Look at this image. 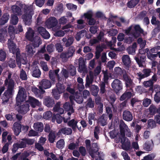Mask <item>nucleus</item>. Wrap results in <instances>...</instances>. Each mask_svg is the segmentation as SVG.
Instances as JSON below:
<instances>
[{
	"instance_id": "1",
	"label": "nucleus",
	"mask_w": 160,
	"mask_h": 160,
	"mask_svg": "<svg viewBox=\"0 0 160 160\" xmlns=\"http://www.w3.org/2000/svg\"><path fill=\"white\" fill-rule=\"evenodd\" d=\"M120 133H119L118 135L119 136L122 144V148L124 150H127L129 149L130 146V142L129 140L125 137V133L128 137H130L131 132L128 126L123 121L120 122Z\"/></svg>"
},
{
	"instance_id": "2",
	"label": "nucleus",
	"mask_w": 160,
	"mask_h": 160,
	"mask_svg": "<svg viewBox=\"0 0 160 160\" xmlns=\"http://www.w3.org/2000/svg\"><path fill=\"white\" fill-rule=\"evenodd\" d=\"M8 46L10 52L13 54L16 53L17 64L19 67L20 68L21 64H25L26 63L27 60L26 59L25 55L24 54H22V57L19 56L20 53L19 49L16 48L15 44L11 40H8Z\"/></svg>"
},
{
	"instance_id": "3",
	"label": "nucleus",
	"mask_w": 160,
	"mask_h": 160,
	"mask_svg": "<svg viewBox=\"0 0 160 160\" xmlns=\"http://www.w3.org/2000/svg\"><path fill=\"white\" fill-rule=\"evenodd\" d=\"M11 77V74L9 73L8 76V79H7L5 82V84L8 85V89L4 93L2 99L3 101L7 102L9 98L14 93V82L13 80L10 79Z\"/></svg>"
},
{
	"instance_id": "4",
	"label": "nucleus",
	"mask_w": 160,
	"mask_h": 160,
	"mask_svg": "<svg viewBox=\"0 0 160 160\" xmlns=\"http://www.w3.org/2000/svg\"><path fill=\"white\" fill-rule=\"evenodd\" d=\"M24 13L22 16V18L26 25H29L32 22V18L34 12L32 5L29 6L24 5Z\"/></svg>"
},
{
	"instance_id": "5",
	"label": "nucleus",
	"mask_w": 160,
	"mask_h": 160,
	"mask_svg": "<svg viewBox=\"0 0 160 160\" xmlns=\"http://www.w3.org/2000/svg\"><path fill=\"white\" fill-rule=\"evenodd\" d=\"M143 31L138 25H132L129 27L125 31V33L127 35H132L134 38L139 36L140 33H143Z\"/></svg>"
},
{
	"instance_id": "6",
	"label": "nucleus",
	"mask_w": 160,
	"mask_h": 160,
	"mask_svg": "<svg viewBox=\"0 0 160 160\" xmlns=\"http://www.w3.org/2000/svg\"><path fill=\"white\" fill-rule=\"evenodd\" d=\"M99 148L96 143H93L92 145L91 149L89 151V154L92 158L96 160H103L104 159V155L100 154L98 152Z\"/></svg>"
},
{
	"instance_id": "7",
	"label": "nucleus",
	"mask_w": 160,
	"mask_h": 160,
	"mask_svg": "<svg viewBox=\"0 0 160 160\" xmlns=\"http://www.w3.org/2000/svg\"><path fill=\"white\" fill-rule=\"evenodd\" d=\"M33 31L31 28H29L26 33V37L27 39L30 41H32L34 44L35 47H38L41 42L40 38L38 37H36L33 39Z\"/></svg>"
},
{
	"instance_id": "8",
	"label": "nucleus",
	"mask_w": 160,
	"mask_h": 160,
	"mask_svg": "<svg viewBox=\"0 0 160 160\" xmlns=\"http://www.w3.org/2000/svg\"><path fill=\"white\" fill-rule=\"evenodd\" d=\"M34 142V141L32 139H22L18 143L15 144L13 145L12 151L15 152L18 148H22L26 146L27 143L29 144H32Z\"/></svg>"
},
{
	"instance_id": "9",
	"label": "nucleus",
	"mask_w": 160,
	"mask_h": 160,
	"mask_svg": "<svg viewBox=\"0 0 160 160\" xmlns=\"http://www.w3.org/2000/svg\"><path fill=\"white\" fill-rule=\"evenodd\" d=\"M26 97V92L25 89L22 88H20L16 98L17 103L24 101Z\"/></svg>"
},
{
	"instance_id": "10",
	"label": "nucleus",
	"mask_w": 160,
	"mask_h": 160,
	"mask_svg": "<svg viewBox=\"0 0 160 160\" xmlns=\"http://www.w3.org/2000/svg\"><path fill=\"white\" fill-rule=\"evenodd\" d=\"M56 87L58 92L56 90H54L52 91V92L54 98L58 99L60 97V94L64 91L65 88L63 85L59 83L57 84Z\"/></svg>"
},
{
	"instance_id": "11",
	"label": "nucleus",
	"mask_w": 160,
	"mask_h": 160,
	"mask_svg": "<svg viewBox=\"0 0 160 160\" xmlns=\"http://www.w3.org/2000/svg\"><path fill=\"white\" fill-rule=\"evenodd\" d=\"M75 51V48L73 47H70L67 52L62 53L60 57L62 59L66 60L73 56Z\"/></svg>"
},
{
	"instance_id": "12",
	"label": "nucleus",
	"mask_w": 160,
	"mask_h": 160,
	"mask_svg": "<svg viewBox=\"0 0 160 160\" xmlns=\"http://www.w3.org/2000/svg\"><path fill=\"white\" fill-rule=\"evenodd\" d=\"M20 103H17V105L16 107V109L19 112L22 114H24L27 113L29 110V105L26 103L19 106Z\"/></svg>"
},
{
	"instance_id": "13",
	"label": "nucleus",
	"mask_w": 160,
	"mask_h": 160,
	"mask_svg": "<svg viewBox=\"0 0 160 160\" xmlns=\"http://www.w3.org/2000/svg\"><path fill=\"white\" fill-rule=\"evenodd\" d=\"M51 86V84L49 81L46 79H43L40 82L39 88L41 90V93H43L44 91L43 89H47L50 88Z\"/></svg>"
},
{
	"instance_id": "14",
	"label": "nucleus",
	"mask_w": 160,
	"mask_h": 160,
	"mask_svg": "<svg viewBox=\"0 0 160 160\" xmlns=\"http://www.w3.org/2000/svg\"><path fill=\"white\" fill-rule=\"evenodd\" d=\"M112 87L117 92L122 89V85L121 82L118 79L114 80L112 84Z\"/></svg>"
},
{
	"instance_id": "15",
	"label": "nucleus",
	"mask_w": 160,
	"mask_h": 160,
	"mask_svg": "<svg viewBox=\"0 0 160 160\" xmlns=\"http://www.w3.org/2000/svg\"><path fill=\"white\" fill-rule=\"evenodd\" d=\"M57 20L54 17H50L48 19L46 22V25L48 28H52L57 23Z\"/></svg>"
},
{
	"instance_id": "16",
	"label": "nucleus",
	"mask_w": 160,
	"mask_h": 160,
	"mask_svg": "<svg viewBox=\"0 0 160 160\" xmlns=\"http://www.w3.org/2000/svg\"><path fill=\"white\" fill-rule=\"evenodd\" d=\"M59 71V69H57L54 71L53 70H50L49 72V76L50 78L53 81H54L55 78L56 76H57L58 78L59 81H61L60 78L59 77V75L58 74Z\"/></svg>"
},
{
	"instance_id": "17",
	"label": "nucleus",
	"mask_w": 160,
	"mask_h": 160,
	"mask_svg": "<svg viewBox=\"0 0 160 160\" xmlns=\"http://www.w3.org/2000/svg\"><path fill=\"white\" fill-rule=\"evenodd\" d=\"M27 102L29 103L32 108H35L36 106H39L41 103L35 98L31 97H29Z\"/></svg>"
},
{
	"instance_id": "18",
	"label": "nucleus",
	"mask_w": 160,
	"mask_h": 160,
	"mask_svg": "<svg viewBox=\"0 0 160 160\" xmlns=\"http://www.w3.org/2000/svg\"><path fill=\"white\" fill-rule=\"evenodd\" d=\"M79 67L78 71L80 72H86V67L84 64V60L82 58H80L79 59Z\"/></svg>"
},
{
	"instance_id": "19",
	"label": "nucleus",
	"mask_w": 160,
	"mask_h": 160,
	"mask_svg": "<svg viewBox=\"0 0 160 160\" xmlns=\"http://www.w3.org/2000/svg\"><path fill=\"white\" fill-rule=\"evenodd\" d=\"M38 31L39 33L44 38L48 39L50 37V34L43 28L42 27L38 28Z\"/></svg>"
},
{
	"instance_id": "20",
	"label": "nucleus",
	"mask_w": 160,
	"mask_h": 160,
	"mask_svg": "<svg viewBox=\"0 0 160 160\" xmlns=\"http://www.w3.org/2000/svg\"><path fill=\"white\" fill-rule=\"evenodd\" d=\"M38 31L39 33L44 38L48 39L50 37V34L43 28L42 27L38 28Z\"/></svg>"
},
{
	"instance_id": "21",
	"label": "nucleus",
	"mask_w": 160,
	"mask_h": 160,
	"mask_svg": "<svg viewBox=\"0 0 160 160\" xmlns=\"http://www.w3.org/2000/svg\"><path fill=\"white\" fill-rule=\"evenodd\" d=\"M64 109L68 112L67 114L69 116H70L71 114L74 112V110L71 105H70L69 102H67L63 105Z\"/></svg>"
},
{
	"instance_id": "22",
	"label": "nucleus",
	"mask_w": 160,
	"mask_h": 160,
	"mask_svg": "<svg viewBox=\"0 0 160 160\" xmlns=\"http://www.w3.org/2000/svg\"><path fill=\"white\" fill-rule=\"evenodd\" d=\"M143 74L140 72L137 74L139 78L141 79L142 78L147 77L150 75V74L151 72V71L150 69H146L143 70L142 71Z\"/></svg>"
},
{
	"instance_id": "23",
	"label": "nucleus",
	"mask_w": 160,
	"mask_h": 160,
	"mask_svg": "<svg viewBox=\"0 0 160 160\" xmlns=\"http://www.w3.org/2000/svg\"><path fill=\"white\" fill-rule=\"evenodd\" d=\"M123 118L127 121H131L132 119V116L131 112L128 111H125L123 114Z\"/></svg>"
},
{
	"instance_id": "24",
	"label": "nucleus",
	"mask_w": 160,
	"mask_h": 160,
	"mask_svg": "<svg viewBox=\"0 0 160 160\" xmlns=\"http://www.w3.org/2000/svg\"><path fill=\"white\" fill-rule=\"evenodd\" d=\"M146 57L144 55H142L140 57L139 60L138 58L135 57V59L139 67H144L145 65V59Z\"/></svg>"
},
{
	"instance_id": "25",
	"label": "nucleus",
	"mask_w": 160,
	"mask_h": 160,
	"mask_svg": "<svg viewBox=\"0 0 160 160\" xmlns=\"http://www.w3.org/2000/svg\"><path fill=\"white\" fill-rule=\"evenodd\" d=\"M13 128L15 134L16 135H18L21 131V125L18 123L15 122L13 125Z\"/></svg>"
},
{
	"instance_id": "26",
	"label": "nucleus",
	"mask_w": 160,
	"mask_h": 160,
	"mask_svg": "<svg viewBox=\"0 0 160 160\" xmlns=\"http://www.w3.org/2000/svg\"><path fill=\"white\" fill-rule=\"evenodd\" d=\"M123 62L125 65L128 66L131 63V60L129 56L128 55H123L122 58Z\"/></svg>"
},
{
	"instance_id": "27",
	"label": "nucleus",
	"mask_w": 160,
	"mask_h": 160,
	"mask_svg": "<svg viewBox=\"0 0 160 160\" xmlns=\"http://www.w3.org/2000/svg\"><path fill=\"white\" fill-rule=\"evenodd\" d=\"M104 34L103 32H100L99 35L98 37V39H94L91 40L90 41V43L91 45L98 42L99 41L101 40Z\"/></svg>"
},
{
	"instance_id": "28",
	"label": "nucleus",
	"mask_w": 160,
	"mask_h": 160,
	"mask_svg": "<svg viewBox=\"0 0 160 160\" xmlns=\"http://www.w3.org/2000/svg\"><path fill=\"white\" fill-rule=\"evenodd\" d=\"M123 77L125 81L126 86L127 87H130L132 86V82L130 79L127 75L125 74H123Z\"/></svg>"
},
{
	"instance_id": "29",
	"label": "nucleus",
	"mask_w": 160,
	"mask_h": 160,
	"mask_svg": "<svg viewBox=\"0 0 160 160\" xmlns=\"http://www.w3.org/2000/svg\"><path fill=\"white\" fill-rule=\"evenodd\" d=\"M90 77L88 76L86 79V87H88L90 84L92 83L93 79V73L92 72H89Z\"/></svg>"
},
{
	"instance_id": "30",
	"label": "nucleus",
	"mask_w": 160,
	"mask_h": 160,
	"mask_svg": "<svg viewBox=\"0 0 160 160\" xmlns=\"http://www.w3.org/2000/svg\"><path fill=\"white\" fill-rule=\"evenodd\" d=\"M44 103L45 105L48 107H52L54 104L53 100L50 97L46 98L44 101Z\"/></svg>"
},
{
	"instance_id": "31",
	"label": "nucleus",
	"mask_w": 160,
	"mask_h": 160,
	"mask_svg": "<svg viewBox=\"0 0 160 160\" xmlns=\"http://www.w3.org/2000/svg\"><path fill=\"white\" fill-rule=\"evenodd\" d=\"M33 127L36 130L41 132L43 129V125L41 122L35 123L34 124Z\"/></svg>"
},
{
	"instance_id": "32",
	"label": "nucleus",
	"mask_w": 160,
	"mask_h": 160,
	"mask_svg": "<svg viewBox=\"0 0 160 160\" xmlns=\"http://www.w3.org/2000/svg\"><path fill=\"white\" fill-rule=\"evenodd\" d=\"M12 9L13 13L16 15L21 14V10L17 5H14L12 6Z\"/></svg>"
},
{
	"instance_id": "33",
	"label": "nucleus",
	"mask_w": 160,
	"mask_h": 160,
	"mask_svg": "<svg viewBox=\"0 0 160 160\" xmlns=\"http://www.w3.org/2000/svg\"><path fill=\"white\" fill-rule=\"evenodd\" d=\"M7 31L6 29H2L1 30L0 33V40L2 42L5 40V38L7 36Z\"/></svg>"
},
{
	"instance_id": "34",
	"label": "nucleus",
	"mask_w": 160,
	"mask_h": 160,
	"mask_svg": "<svg viewBox=\"0 0 160 160\" xmlns=\"http://www.w3.org/2000/svg\"><path fill=\"white\" fill-rule=\"evenodd\" d=\"M41 74V72L38 67H35L33 69L32 75L35 77L38 78L40 76Z\"/></svg>"
},
{
	"instance_id": "35",
	"label": "nucleus",
	"mask_w": 160,
	"mask_h": 160,
	"mask_svg": "<svg viewBox=\"0 0 160 160\" xmlns=\"http://www.w3.org/2000/svg\"><path fill=\"white\" fill-rule=\"evenodd\" d=\"M26 51L27 55L29 57H31L34 52L31 45H29L27 46Z\"/></svg>"
},
{
	"instance_id": "36",
	"label": "nucleus",
	"mask_w": 160,
	"mask_h": 160,
	"mask_svg": "<svg viewBox=\"0 0 160 160\" xmlns=\"http://www.w3.org/2000/svg\"><path fill=\"white\" fill-rule=\"evenodd\" d=\"M9 18V15L8 14H4L2 18L0 20V24H4L7 22Z\"/></svg>"
},
{
	"instance_id": "37",
	"label": "nucleus",
	"mask_w": 160,
	"mask_h": 160,
	"mask_svg": "<svg viewBox=\"0 0 160 160\" xmlns=\"http://www.w3.org/2000/svg\"><path fill=\"white\" fill-rule=\"evenodd\" d=\"M107 117L104 115H102L99 119L98 122L99 124L104 126L106 124Z\"/></svg>"
},
{
	"instance_id": "38",
	"label": "nucleus",
	"mask_w": 160,
	"mask_h": 160,
	"mask_svg": "<svg viewBox=\"0 0 160 160\" xmlns=\"http://www.w3.org/2000/svg\"><path fill=\"white\" fill-rule=\"evenodd\" d=\"M91 90L92 95L95 96L97 95L99 91V88L97 86L93 85L91 88Z\"/></svg>"
},
{
	"instance_id": "39",
	"label": "nucleus",
	"mask_w": 160,
	"mask_h": 160,
	"mask_svg": "<svg viewBox=\"0 0 160 160\" xmlns=\"http://www.w3.org/2000/svg\"><path fill=\"white\" fill-rule=\"evenodd\" d=\"M56 119L57 122L58 123H61L62 121V118L59 114H56L55 116H53L52 119V121L54 122Z\"/></svg>"
},
{
	"instance_id": "40",
	"label": "nucleus",
	"mask_w": 160,
	"mask_h": 160,
	"mask_svg": "<svg viewBox=\"0 0 160 160\" xmlns=\"http://www.w3.org/2000/svg\"><path fill=\"white\" fill-rule=\"evenodd\" d=\"M139 0H132L129 2L128 3V5L129 8H132L134 7L139 2Z\"/></svg>"
},
{
	"instance_id": "41",
	"label": "nucleus",
	"mask_w": 160,
	"mask_h": 160,
	"mask_svg": "<svg viewBox=\"0 0 160 160\" xmlns=\"http://www.w3.org/2000/svg\"><path fill=\"white\" fill-rule=\"evenodd\" d=\"M61 133L67 135L71 134L72 132V129L69 128H64L60 130Z\"/></svg>"
},
{
	"instance_id": "42",
	"label": "nucleus",
	"mask_w": 160,
	"mask_h": 160,
	"mask_svg": "<svg viewBox=\"0 0 160 160\" xmlns=\"http://www.w3.org/2000/svg\"><path fill=\"white\" fill-rule=\"evenodd\" d=\"M18 21V18L15 15H12L11 16L10 22L13 25H16L17 24Z\"/></svg>"
},
{
	"instance_id": "43",
	"label": "nucleus",
	"mask_w": 160,
	"mask_h": 160,
	"mask_svg": "<svg viewBox=\"0 0 160 160\" xmlns=\"http://www.w3.org/2000/svg\"><path fill=\"white\" fill-rule=\"evenodd\" d=\"M60 103H58L57 105L54 108V111L58 112L60 114H62L64 112V110L61 108H59Z\"/></svg>"
},
{
	"instance_id": "44",
	"label": "nucleus",
	"mask_w": 160,
	"mask_h": 160,
	"mask_svg": "<svg viewBox=\"0 0 160 160\" xmlns=\"http://www.w3.org/2000/svg\"><path fill=\"white\" fill-rule=\"evenodd\" d=\"M86 34V32L83 30L78 32L76 36V39L77 41H79L81 37H83Z\"/></svg>"
},
{
	"instance_id": "45",
	"label": "nucleus",
	"mask_w": 160,
	"mask_h": 160,
	"mask_svg": "<svg viewBox=\"0 0 160 160\" xmlns=\"http://www.w3.org/2000/svg\"><path fill=\"white\" fill-rule=\"evenodd\" d=\"M81 95L78 94L75 97L74 100L78 103H82L83 101L82 97L80 96Z\"/></svg>"
},
{
	"instance_id": "46",
	"label": "nucleus",
	"mask_w": 160,
	"mask_h": 160,
	"mask_svg": "<svg viewBox=\"0 0 160 160\" xmlns=\"http://www.w3.org/2000/svg\"><path fill=\"white\" fill-rule=\"evenodd\" d=\"M52 116V113L50 111L45 112L43 114V118L46 119H48L50 118Z\"/></svg>"
},
{
	"instance_id": "47",
	"label": "nucleus",
	"mask_w": 160,
	"mask_h": 160,
	"mask_svg": "<svg viewBox=\"0 0 160 160\" xmlns=\"http://www.w3.org/2000/svg\"><path fill=\"white\" fill-rule=\"evenodd\" d=\"M78 82L79 83V85H78V88L79 90H81L84 88V86L83 84V82L82 79L80 78H78L77 79Z\"/></svg>"
},
{
	"instance_id": "48",
	"label": "nucleus",
	"mask_w": 160,
	"mask_h": 160,
	"mask_svg": "<svg viewBox=\"0 0 160 160\" xmlns=\"http://www.w3.org/2000/svg\"><path fill=\"white\" fill-rule=\"evenodd\" d=\"M148 128H152L156 126L154 121L152 119H150L148 121Z\"/></svg>"
},
{
	"instance_id": "49",
	"label": "nucleus",
	"mask_w": 160,
	"mask_h": 160,
	"mask_svg": "<svg viewBox=\"0 0 160 160\" xmlns=\"http://www.w3.org/2000/svg\"><path fill=\"white\" fill-rule=\"evenodd\" d=\"M77 122L72 119L68 122V125L69 126L71 127L74 130L75 129Z\"/></svg>"
},
{
	"instance_id": "50",
	"label": "nucleus",
	"mask_w": 160,
	"mask_h": 160,
	"mask_svg": "<svg viewBox=\"0 0 160 160\" xmlns=\"http://www.w3.org/2000/svg\"><path fill=\"white\" fill-rule=\"evenodd\" d=\"M55 138V134L53 132H51L48 136V139L51 143H53L54 142Z\"/></svg>"
},
{
	"instance_id": "51",
	"label": "nucleus",
	"mask_w": 160,
	"mask_h": 160,
	"mask_svg": "<svg viewBox=\"0 0 160 160\" xmlns=\"http://www.w3.org/2000/svg\"><path fill=\"white\" fill-rule=\"evenodd\" d=\"M84 21L82 19H79L77 21L78 25L77 27L78 28L82 29L83 28L85 25L84 24Z\"/></svg>"
},
{
	"instance_id": "52",
	"label": "nucleus",
	"mask_w": 160,
	"mask_h": 160,
	"mask_svg": "<svg viewBox=\"0 0 160 160\" xmlns=\"http://www.w3.org/2000/svg\"><path fill=\"white\" fill-rule=\"evenodd\" d=\"M64 145V142L63 139H61L58 141L57 143V147L58 148H63Z\"/></svg>"
},
{
	"instance_id": "53",
	"label": "nucleus",
	"mask_w": 160,
	"mask_h": 160,
	"mask_svg": "<svg viewBox=\"0 0 160 160\" xmlns=\"http://www.w3.org/2000/svg\"><path fill=\"white\" fill-rule=\"evenodd\" d=\"M149 109L150 112V113L152 115L154 114L157 111L156 108L155 107L152 105L150 106Z\"/></svg>"
},
{
	"instance_id": "54",
	"label": "nucleus",
	"mask_w": 160,
	"mask_h": 160,
	"mask_svg": "<svg viewBox=\"0 0 160 160\" xmlns=\"http://www.w3.org/2000/svg\"><path fill=\"white\" fill-rule=\"evenodd\" d=\"M93 12L91 11H89L87 13H85L84 14L85 18H87L88 19H89L92 18L93 15Z\"/></svg>"
},
{
	"instance_id": "55",
	"label": "nucleus",
	"mask_w": 160,
	"mask_h": 160,
	"mask_svg": "<svg viewBox=\"0 0 160 160\" xmlns=\"http://www.w3.org/2000/svg\"><path fill=\"white\" fill-rule=\"evenodd\" d=\"M138 42L141 48H143L146 45V42L145 40H143L142 38H139L138 40Z\"/></svg>"
},
{
	"instance_id": "56",
	"label": "nucleus",
	"mask_w": 160,
	"mask_h": 160,
	"mask_svg": "<svg viewBox=\"0 0 160 160\" xmlns=\"http://www.w3.org/2000/svg\"><path fill=\"white\" fill-rule=\"evenodd\" d=\"M151 103V100L150 99L146 98L143 100V105L145 107H148Z\"/></svg>"
},
{
	"instance_id": "57",
	"label": "nucleus",
	"mask_w": 160,
	"mask_h": 160,
	"mask_svg": "<svg viewBox=\"0 0 160 160\" xmlns=\"http://www.w3.org/2000/svg\"><path fill=\"white\" fill-rule=\"evenodd\" d=\"M88 120L89 123L92 125V122L94 120V115L93 113H90L88 116Z\"/></svg>"
},
{
	"instance_id": "58",
	"label": "nucleus",
	"mask_w": 160,
	"mask_h": 160,
	"mask_svg": "<svg viewBox=\"0 0 160 160\" xmlns=\"http://www.w3.org/2000/svg\"><path fill=\"white\" fill-rule=\"evenodd\" d=\"M153 82L152 81L149 80L144 82L143 84L145 87L147 88L153 85Z\"/></svg>"
},
{
	"instance_id": "59",
	"label": "nucleus",
	"mask_w": 160,
	"mask_h": 160,
	"mask_svg": "<svg viewBox=\"0 0 160 160\" xmlns=\"http://www.w3.org/2000/svg\"><path fill=\"white\" fill-rule=\"evenodd\" d=\"M67 8L70 10H76L77 8L76 5L72 3H68L66 5Z\"/></svg>"
},
{
	"instance_id": "60",
	"label": "nucleus",
	"mask_w": 160,
	"mask_h": 160,
	"mask_svg": "<svg viewBox=\"0 0 160 160\" xmlns=\"http://www.w3.org/2000/svg\"><path fill=\"white\" fill-rule=\"evenodd\" d=\"M6 56L5 52L2 50H0V60H4Z\"/></svg>"
},
{
	"instance_id": "61",
	"label": "nucleus",
	"mask_w": 160,
	"mask_h": 160,
	"mask_svg": "<svg viewBox=\"0 0 160 160\" xmlns=\"http://www.w3.org/2000/svg\"><path fill=\"white\" fill-rule=\"evenodd\" d=\"M154 157L155 156L154 155H148L144 157L142 160H153Z\"/></svg>"
},
{
	"instance_id": "62",
	"label": "nucleus",
	"mask_w": 160,
	"mask_h": 160,
	"mask_svg": "<svg viewBox=\"0 0 160 160\" xmlns=\"http://www.w3.org/2000/svg\"><path fill=\"white\" fill-rule=\"evenodd\" d=\"M9 66L11 68H14L16 67V64L15 62V60L12 59L9 60L8 63Z\"/></svg>"
},
{
	"instance_id": "63",
	"label": "nucleus",
	"mask_w": 160,
	"mask_h": 160,
	"mask_svg": "<svg viewBox=\"0 0 160 160\" xmlns=\"http://www.w3.org/2000/svg\"><path fill=\"white\" fill-rule=\"evenodd\" d=\"M45 0H35L36 5L40 7H42L44 2Z\"/></svg>"
},
{
	"instance_id": "64",
	"label": "nucleus",
	"mask_w": 160,
	"mask_h": 160,
	"mask_svg": "<svg viewBox=\"0 0 160 160\" xmlns=\"http://www.w3.org/2000/svg\"><path fill=\"white\" fill-rule=\"evenodd\" d=\"M154 100L157 102H158L160 101V91L156 93L154 97Z\"/></svg>"
}]
</instances>
